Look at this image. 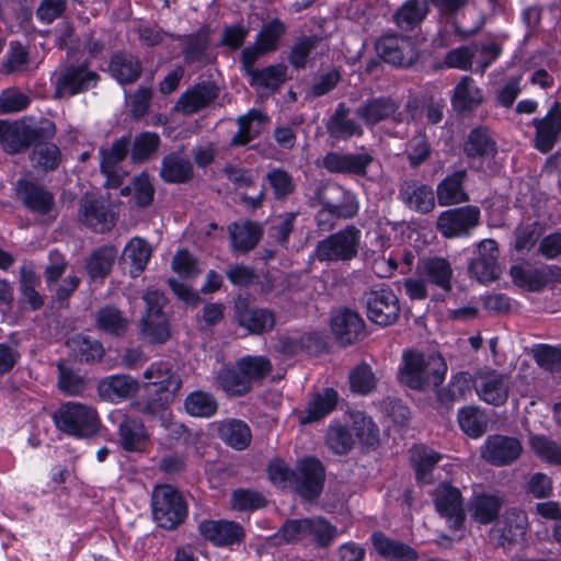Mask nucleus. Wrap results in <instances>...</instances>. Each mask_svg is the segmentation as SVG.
<instances>
[{
	"instance_id": "f257e3e1",
	"label": "nucleus",
	"mask_w": 561,
	"mask_h": 561,
	"mask_svg": "<svg viewBox=\"0 0 561 561\" xmlns=\"http://www.w3.org/2000/svg\"><path fill=\"white\" fill-rule=\"evenodd\" d=\"M402 362L399 380L412 390L426 391L431 387H438L447 373V364L438 353L410 350L403 352Z\"/></svg>"
},
{
	"instance_id": "f03ea898",
	"label": "nucleus",
	"mask_w": 561,
	"mask_h": 561,
	"mask_svg": "<svg viewBox=\"0 0 561 561\" xmlns=\"http://www.w3.org/2000/svg\"><path fill=\"white\" fill-rule=\"evenodd\" d=\"M272 369L263 356H245L233 367L222 366L216 375L215 386L228 397H243L252 390L253 382L262 380Z\"/></svg>"
},
{
	"instance_id": "7ed1b4c3",
	"label": "nucleus",
	"mask_w": 561,
	"mask_h": 561,
	"mask_svg": "<svg viewBox=\"0 0 561 561\" xmlns=\"http://www.w3.org/2000/svg\"><path fill=\"white\" fill-rule=\"evenodd\" d=\"M152 517L157 525L167 530H174L187 517V503L183 495L172 485H158L151 494Z\"/></svg>"
},
{
	"instance_id": "20e7f679",
	"label": "nucleus",
	"mask_w": 561,
	"mask_h": 561,
	"mask_svg": "<svg viewBox=\"0 0 561 561\" xmlns=\"http://www.w3.org/2000/svg\"><path fill=\"white\" fill-rule=\"evenodd\" d=\"M360 237V230L354 225H348L318 241L313 257L325 263L350 262L358 255Z\"/></svg>"
},
{
	"instance_id": "39448f33",
	"label": "nucleus",
	"mask_w": 561,
	"mask_h": 561,
	"mask_svg": "<svg viewBox=\"0 0 561 561\" xmlns=\"http://www.w3.org/2000/svg\"><path fill=\"white\" fill-rule=\"evenodd\" d=\"M54 421L60 431L79 438L95 435L100 427L96 410L82 403L62 404L55 413Z\"/></svg>"
},
{
	"instance_id": "423d86ee",
	"label": "nucleus",
	"mask_w": 561,
	"mask_h": 561,
	"mask_svg": "<svg viewBox=\"0 0 561 561\" xmlns=\"http://www.w3.org/2000/svg\"><path fill=\"white\" fill-rule=\"evenodd\" d=\"M100 79V75L85 62L62 66L55 73L54 96L64 99L84 93L95 88Z\"/></svg>"
},
{
	"instance_id": "0eeeda50",
	"label": "nucleus",
	"mask_w": 561,
	"mask_h": 561,
	"mask_svg": "<svg viewBox=\"0 0 561 561\" xmlns=\"http://www.w3.org/2000/svg\"><path fill=\"white\" fill-rule=\"evenodd\" d=\"M368 319L381 327L396 323L400 317V301L389 286L371 288L363 294Z\"/></svg>"
},
{
	"instance_id": "6e6552de",
	"label": "nucleus",
	"mask_w": 561,
	"mask_h": 561,
	"mask_svg": "<svg viewBox=\"0 0 561 561\" xmlns=\"http://www.w3.org/2000/svg\"><path fill=\"white\" fill-rule=\"evenodd\" d=\"M377 55L394 67L409 68L419 59L415 43L409 36L385 34L375 44Z\"/></svg>"
},
{
	"instance_id": "1a4fd4ad",
	"label": "nucleus",
	"mask_w": 561,
	"mask_h": 561,
	"mask_svg": "<svg viewBox=\"0 0 561 561\" xmlns=\"http://www.w3.org/2000/svg\"><path fill=\"white\" fill-rule=\"evenodd\" d=\"M325 481V469L320 460L308 457L300 460L294 471L293 488L305 500L320 496Z\"/></svg>"
},
{
	"instance_id": "9d476101",
	"label": "nucleus",
	"mask_w": 561,
	"mask_h": 561,
	"mask_svg": "<svg viewBox=\"0 0 561 561\" xmlns=\"http://www.w3.org/2000/svg\"><path fill=\"white\" fill-rule=\"evenodd\" d=\"M479 222V207L467 205L440 213L436 220V228L445 238H458L468 236Z\"/></svg>"
},
{
	"instance_id": "9b49d317",
	"label": "nucleus",
	"mask_w": 561,
	"mask_h": 561,
	"mask_svg": "<svg viewBox=\"0 0 561 561\" xmlns=\"http://www.w3.org/2000/svg\"><path fill=\"white\" fill-rule=\"evenodd\" d=\"M56 128L54 123L46 122L44 126L32 128L21 127L16 124L9 123L3 134L2 144L8 153H18L30 147L32 144L39 142L51 138L55 135Z\"/></svg>"
},
{
	"instance_id": "f8f14e48",
	"label": "nucleus",
	"mask_w": 561,
	"mask_h": 561,
	"mask_svg": "<svg viewBox=\"0 0 561 561\" xmlns=\"http://www.w3.org/2000/svg\"><path fill=\"white\" fill-rule=\"evenodd\" d=\"M433 502L437 513L444 517L454 530L463 526L466 514L460 491L447 483L439 484L433 493Z\"/></svg>"
},
{
	"instance_id": "ddd939ff",
	"label": "nucleus",
	"mask_w": 561,
	"mask_h": 561,
	"mask_svg": "<svg viewBox=\"0 0 561 561\" xmlns=\"http://www.w3.org/2000/svg\"><path fill=\"white\" fill-rule=\"evenodd\" d=\"M477 256L471 259L468 272L471 278L480 283H489L499 278V247L495 240L484 239L477 245Z\"/></svg>"
},
{
	"instance_id": "4468645a",
	"label": "nucleus",
	"mask_w": 561,
	"mask_h": 561,
	"mask_svg": "<svg viewBox=\"0 0 561 561\" xmlns=\"http://www.w3.org/2000/svg\"><path fill=\"white\" fill-rule=\"evenodd\" d=\"M211 28L209 25H202L191 34L179 35L181 54L185 65L204 67L211 61L210 49Z\"/></svg>"
},
{
	"instance_id": "2eb2a0df",
	"label": "nucleus",
	"mask_w": 561,
	"mask_h": 561,
	"mask_svg": "<svg viewBox=\"0 0 561 561\" xmlns=\"http://www.w3.org/2000/svg\"><path fill=\"white\" fill-rule=\"evenodd\" d=\"M523 451L519 439L494 434L490 435L481 447V457L496 467H504L516 461Z\"/></svg>"
},
{
	"instance_id": "dca6fc26",
	"label": "nucleus",
	"mask_w": 561,
	"mask_h": 561,
	"mask_svg": "<svg viewBox=\"0 0 561 561\" xmlns=\"http://www.w3.org/2000/svg\"><path fill=\"white\" fill-rule=\"evenodd\" d=\"M220 94V88L213 80H203L188 88L179 98L175 110L192 115L209 106Z\"/></svg>"
},
{
	"instance_id": "f3484780",
	"label": "nucleus",
	"mask_w": 561,
	"mask_h": 561,
	"mask_svg": "<svg viewBox=\"0 0 561 561\" xmlns=\"http://www.w3.org/2000/svg\"><path fill=\"white\" fill-rule=\"evenodd\" d=\"M331 329L336 341L344 346L362 341L366 336L364 320L358 312L348 308L334 312Z\"/></svg>"
},
{
	"instance_id": "a211bd4d",
	"label": "nucleus",
	"mask_w": 561,
	"mask_h": 561,
	"mask_svg": "<svg viewBox=\"0 0 561 561\" xmlns=\"http://www.w3.org/2000/svg\"><path fill=\"white\" fill-rule=\"evenodd\" d=\"M373 162L374 157L368 152L342 153L330 151L323 157L321 165L330 173L364 178L367 175V169Z\"/></svg>"
},
{
	"instance_id": "6ab92c4d",
	"label": "nucleus",
	"mask_w": 561,
	"mask_h": 561,
	"mask_svg": "<svg viewBox=\"0 0 561 561\" xmlns=\"http://www.w3.org/2000/svg\"><path fill=\"white\" fill-rule=\"evenodd\" d=\"M78 216L81 224L100 233L111 230L115 224L114 215L105 202L90 194L80 199Z\"/></svg>"
},
{
	"instance_id": "aec40b11",
	"label": "nucleus",
	"mask_w": 561,
	"mask_h": 561,
	"mask_svg": "<svg viewBox=\"0 0 561 561\" xmlns=\"http://www.w3.org/2000/svg\"><path fill=\"white\" fill-rule=\"evenodd\" d=\"M314 199L322 206L321 209L330 210L339 218H353L358 211L357 204L346 196L340 185L319 186Z\"/></svg>"
},
{
	"instance_id": "412c9836",
	"label": "nucleus",
	"mask_w": 561,
	"mask_h": 561,
	"mask_svg": "<svg viewBox=\"0 0 561 561\" xmlns=\"http://www.w3.org/2000/svg\"><path fill=\"white\" fill-rule=\"evenodd\" d=\"M510 378L495 370L480 374L474 388L481 400L499 407L507 401L510 393Z\"/></svg>"
},
{
	"instance_id": "4be33fe9",
	"label": "nucleus",
	"mask_w": 561,
	"mask_h": 561,
	"mask_svg": "<svg viewBox=\"0 0 561 561\" xmlns=\"http://www.w3.org/2000/svg\"><path fill=\"white\" fill-rule=\"evenodd\" d=\"M399 110V104L389 96L369 98L362 102L355 108V116L367 127L376 126L389 118L399 121L394 117Z\"/></svg>"
},
{
	"instance_id": "5701e85b",
	"label": "nucleus",
	"mask_w": 561,
	"mask_h": 561,
	"mask_svg": "<svg viewBox=\"0 0 561 561\" xmlns=\"http://www.w3.org/2000/svg\"><path fill=\"white\" fill-rule=\"evenodd\" d=\"M16 195L28 210L39 215H47L55 205L53 193L25 179H20L16 182Z\"/></svg>"
},
{
	"instance_id": "b1692460",
	"label": "nucleus",
	"mask_w": 561,
	"mask_h": 561,
	"mask_svg": "<svg viewBox=\"0 0 561 561\" xmlns=\"http://www.w3.org/2000/svg\"><path fill=\"white\" fill-rule=\"evenodd\" d=\"M198 530L206 540L219 547L239 543L244 538L242 526L234 522L203 520Z\"/></svg>"
},
{
	"instance_id": "393cba45",
	"label": "nucleus",
	"mask_w": 561,
	"mask_h": 561,
	"mask_svg": "<svg viewBox=\"0 0 561 561\" xmlns=\"http://www.w3.org/2000/svg\"><path fill=\"white\" fill-rule=\"evenodd\" d=\"M110 75L122 85H130L141 77L144 67L138 56L118 50L110 57L107 65Z\"/></svg>"
},
{
	"instance_id": "a878e982",
	"label": "nucleus",
	"mask_w": 561,
	"mask_h": 561,
	"mask_svg": "<svg viewBox=\"0 0 561 561\" xmlns=\"http://www.w3.org/2000/svg\"><path fill=\"white\" fill-rule=\"evenodd\" d=\"M399 198L411 210L428 214L435 208V196L431 186L417 181H404L399 187Z\"/></svg>"
},
{
	"instance_id": "bb28decb",
	"label": "nucleus",
	"mask_w": 561,
	"mask_h": 561,
	"mask_svg": "<svg viewBox=\"0 0 561 561\" xmlns=\"http://www.w3.org/2000/svg\"><path fill=\"white\" fill-rule=\"evenodd\" d=\"M533 126L536 129L534 146L542 153L552 150L561 136V116L549 110L542 118H534Z\"/></svg>"
},
{
	"instance_id": "cd10ccee",
	"label": "nucleus",
	"mask_w": 561,
	"mask_h": 561,
	"mask_svg": "<svg viewBox=\"0 0 561 561\" xmlns=\"http://www.w3.org/2000/svg\"><path fill=\"white\" fill-rule=\"evenodd\" d=\"M468 178L465 169L445 176L436 186V196L440 206H450L469 202L463 184Z\"/></svg>"
},
{
	"instance_id": "c85d7f7f",
	"label": "nucleus",
	"mask_w": 561,
	"mask_h": 561,
	"mask_svg": "<svg viewBox=\"0 0 561 561\" xmlns=\"http://www.w3.org/2000/svg\"><path fill=\"white\" fill-rule=\"evenodd\" d=\"M371 542L376 552L388 561H417L419 552L410 545L392 539L382 531L371 535Z\"/></svg>"
},
{
	"instance_id": "c756f323",
	"label": "nucleus",
	"mask_w": 561,
	"mask_h": 561,
	"mask_svg": "<svg viewBox=\"0 0 561 561\" xmlns=\"http://www.w3.org/2000/svg\"><path fill=\"white\" fill-rule=\"evenodd\" d=\"M138 381L128 375H113L103 378L98 383V394L102 400L119 402L138 391Z\"/></svg>"
},
{
	"instance_id": "7c9ffc66",
	"label": "nucleus",
	"mask_w": 561,
	"mask_h": 561,
	"mask_svg": "<svg viewBox=\"0 0 561 561\" xmlns=\"http://www.w3.org/2000/svg\"><path fill=\"white\" fill-rule=\"evenodd\" d=\"M236 320L251 334L267 333L274 329L276 322L275 313L272 310L248 306L237 307Z\"/></svg>"
},
{
	"instance_id": "2f4dec72",
	"label": "nucleus",
	"mask_w": 561,
	"mask_h": 561,
	"mask_svg": "<svg viewBox=\"0 0 561 561\" xmlns=\"http://www.w3.org/2000/svg\"><path fill=\"white\" fill-rule=\"evenodd\" d=\"M193 175L192 162L182 151L170 152L162 158L160 176L165 183H186Z\"/></svg>"
},
{
	"instance_id": "473e14b6",
	"label": "nucleus",
	"mask_w": 561,
	"mask_h": 561,
	"mask_svg": "<svg viewBox=\"0 0 561 561\" xmlns=\"http://www.w3.org/2000/svg\"><path fill=\"white\" fill-rule=\"evenodd\" d=\"M231 249L234 252L248 253L253 250L263 237L262 227L254 221L244 220L229 226Z\"/></svg>"
},
{
	"instance_id": "72a5a7b5",
	"label": "nucleus",
	"mask_w": 561,
	"mask_h": 561,
	"mask_svg": "<svg viewBox=\"0 0 561 561\" xmlns=\"http://www.w3.org/2000/svg\"><path fill=\"white\" fill-rule=\"evenodd\" d=\"M483 102V93L470 76H463L456 84L451 105L458 114H466L478 108Z\"/></svg>"
},
{
	"instance_id": "f704fd0d",
	"label": "nucleus",
	"mask_w": 561,
	"mask_h": 561,
	"mask_svg": "<svg viewBox=\"0 0 561 561\" xmlns=\"http://www.w3.org/2000/svg\"><path fill=\"white\" fill-rule=\"evenodd\" d=\"M463 153L469 159L493 158L497 153V145L489 128L477 126L471 129L463 144Z\"/></svg>"
},
{
	"instance_id": "c9c22d12",
	"label": "nucleus",
	"mask_w": 561,
	"mask_h": 561,
	"mask_svg": "<svg viewBox=\"0 0 561 561\" xmlns=\"http://www.w3.org/2000/svg\"><path fill=\"white\" fill-rule=\"evenodd\" d=\"M339 402V393L333 388H324L312 394L304 414L300 415V424H310L330 414Z\"/></svg>"
},
{
	"instance_id": "e433bc0d",
	"label": "nucleus",
	"mask_w": 561,
	"mask_h": 561,
	"mask_svg": "<svg viewBox=\"0 0 561 561\" xmlns=\"http://www.w3.org/2000/svg\"><path fill=\"white\" fill-rule=\"evenodd\" d=\"M442 459V455L425 446H415L411 451L410 461L415 472L416 482L421 485L434 483L433 471Z\"/></svg>"
},
{
	"instance_id": "4c0bfd02",
	"label": "nucleus",
	"mask_w": 561,
	"mask_h": 561,
	"mask_svg": "<svg viewBox=\"0 0 561 561\" xmlns=\"http://www.w3.org/2000/svg\"><path fill=\"white\" fill-rule=\"evenodd\" d=\"M118 442L126 451H141L148 443V434L142 421L125 416L118 425Z\"/></svg>"
},
{
	"instance_id": "58836bf2",
	"label": "nucleus",
	"mask_w": 561,
	"mask_h": 561,
	"mask_svg": "<svg viewBox=\"0 0 561 561\" xmlns=\"http://www.w3.org/2000/svg\"><path fill=\"white\" fill-rule=\"evenodd\" d=\"M503 499L496 494H478L469 503L471 518L480 525H489L497 519Z\"/></svg>"
},
{
	"instance_id": "ea45409f",
	"label": "nucleus",
	"mask_w": 561,
	"mask_h": 561,
	"mask_svg": "<svg viewBox=\"0 0 561 561\" xmlns=\"http://www.w3.org/2000/svg\"><path fill=\"white\" fill-rule=\"evenodd\" d=\"M421 274L424 279L445 293L451 290L453 268L444 257H430L423 261Z\"/></svg>"
},
{
	"instance_id": "a19ab883",
	"label": "nucleus",
	"mask_w": 561,
	"mask_h": 561,
	"mask_svg": "<svg viewBox=\"0 0 561 561\" xmlns=\"http://www.w3.org/2000/svg\"><path fill=\"white\" fill-rule=\"evenodd\" d=\"M218 436L228 446L243 450L251 442V430L244 421L228 419L218 424Z\"/></svg>"
},
{
	"instance_id": "79ce46f5",
	"label": "nucleus",
	"mask_w": 561,
	"mask_h": 561,
	"mask_svg": "<svg viewBox=\"0 0 561 561\" xmlns=\"http://www.w3.org/2000/svg\"><path fill=\"white\" fill-rule=\"evenodd\" d=\"M427 13V0H407L393 14V21L399 28L412 31L423 22Z\"/></svg>"
},
{
	"instance_id": "37998d69",
	"label": "nucleus",
	"mask_w": 561,
	"mask_h": 561,
	"mask_svg": "<svg viewBox=\"0 0 561 561\" xmlns=\"http://www.w3.org/2000/svg\"><path fill=\"white\" fill-rule=\"evenodd\" d=\"M116 249L113 245H104L91 253L85 261V270L91 280H103L112 271L116 260Z\"/></svg>"
},
{
	"instance_id": "c03bdc74",
	"label": "nucleus",
	"mask_w": 561,
	"mask_h": 561,
	"mask_svg": "<svg viewBox=\"0 0 561 561\" xmlns=\"http://www.w3.org/2000/svg\"><path fill=\"white\" fill-rule=\"evenodd\" d=\"M183 407L193 417L209 419L217 413L219 403L211 392L195 390L186 396Z\"/></svg>"
},
{
	"instance_id": "a18cd8bd",
	"label": "nucleus",
	"mask_w": 561,
	"mask_h": 561,
	"mask_svg": "<svg viewBox=\"0 0 561 561\" xmlns=\"http://www.w3.org/2000/svg\"><path fill=\"white\" fill-rule=\"evenodd\" d=\"M95 324L99 330L114 337L123 336L128 330V319L115 306L98 310Z\"/></svg>"
},
{
	"instance_id": "49530a36",
	"label": "nucleus",
	"mask_w": 561,
	"mask_h": 561,
	"mask_svg": "<svg viewBox=\"0 0 561 561\" xmlns=\"http://www.w3.org/2000/svg\"><path fill=\"white\" fill-rule=\"evenodd\" d=\"M268 121L267 116L255 108L250 110L245 115L239 116L237 124L239 130L231 139L233 146H244L260 134V125Z\"/></svg>"
},
{
	"instance_id": "de8ad7c7",
	"label": "nucleus",
	"mask_w": 561,
	"mask_h": 561,
	"mask_svg": "<svg viewBox=\"0 0 561 561\" xmlns=\"http://www.w3.org/2000/svg\"><path fill=\"white\" fill-rule=\"evenodd\" d=\"M462 432L471 438H479L488 431L489 417L481 409L472 405L463 407L457 414Z\"/></svg>"
},
{
	"instance_id": "09e8293b",
	"label": "nucleus",
	"mask_w": 561,
	"mask_h": 561,
	"mask_svg": "<svg viewBox=\"0 0 561 561\" xmlns=\"http://www.w3.org/2000/svg\"><path fill=\"white\" fill-rule=\"evenodd\" d=\"M151 256V248L146 240L135 237L125 247L123 260L129 263V274L139 276L146 268Z\"/></svg>"
},
{
	"instance_id": "8fccbe9b",
	"label": "nucleus",
	"mask_w": 561,
	"mask_h": 561,
	"mask_svg": "<svg viewBox=\"0 0 561 561\" xmlns=\"http://www.w3.org/2000/svg\"><path fill=\"white\" fill-rule=\"evenodd\" d=\"M164 393L163 396L153 389L134 400L130 407L135 412L142 415L161 416L172 403L170 391L167 390Z\"/></svg>"
},
{
	"instance_id": "3c124183",
	"label": "nucleus",
	"mask_w": 561,
	"mask_h": 561,
	"mask_svg": "<svg viewBox=\"0 0 561 561\" xmlns=\"http://www.w3.org/2000/svg\"><path fill=\"white\" fill-rule=\"evenodd\" d=\"M526 515L518 510L510 511L503 522L499 525L496 531L500 533L499 545L505 547L517 541L525 535Z\"/></svg>"
},
{
	"instance_id": "603ef678",
	"label": "nucleus",
	"mask_w": 561,
	"mask_h": 561,
	"mask_svg": "<svg viewBox=\"0 0 561 561\" xmlns=\"http://www.w3.org/2000/svg\"><path fill=\"white\" fill-rule=\"evenodd\" d=\"M322 38L318 35L300 36L298 37L290 47L288 54V62L296 70H302L307 68L311 54L321 44Z\"/></svg>"
},
{
	"instance_id": "864d4df0",
	"label": "nucleus",
	"mask_w": 561,
	"mask_h": 561,
	"mask_svg": "<svg viewBox=\"0 0 561 561\" xmlns=\"http://www.w3.org/2000/svg\"><path fill=\"white\" fill-rule=\"evenodd\" d=\"M68 347L75 356L84 363H94L100 360L104 354L101 342L90 336L77 334L67 341Z\"/></svg>"
},
{
	"instance_id": "5fc2aeb1",
	"label": "nucleus",
	"mask_w": 561,
	"mask_h": 561,
	"mask_svg": "<svg viewBox=\"0 0 561 561\" xmlns=\"http://www.w3.org/2000/svg\"><path fill=\"white\" fill-rule=\"evenodd\" d=\"M139 328L141 340L151 345L164 344L171 336L167 317L141 318Z\"/></svg>"
},
{
	"instance_id": "6e6d98bb",
	"label": "nucleus",
	"mask_w": 561,
	"mask_h": 561,
	"mask_svg": "<svg viewBox=\"0 0 561 561\" xmlns=\"http://www.w3.org/2000/svg\"><path fill=\"white\" fill-rule=\"evenodd\" d=\"M471 389V378L467 373H459L450 380L446 388L437 391L436 397L440 405L449 409L460 401Z\"/></svg>"
},
{
	"instance_id": "4d7b16f0",
	"label": "nucleus",
	"mask_w": 561,
	"mask_h": 561,
	"mask_svg": "<svg viewBox=\"0 0 561 561\" xmlns=\"http://www.w3.org/2000/svg\"><path fill=\"white\" fill-rule=\"evenodd\" d=\"M287 68L283 64L271 65L264 69H256L249 78L252 87H260L276 91L286 80Z\"/></svg>"
},
{
	"instance_id": "13d9d810",
	"label": "nucleus",
	"mask_w": 561,
	"mask_h": 561,
	"mask_svg": "<svg viewBox=\"0 0 561 561\" xmlns=\"http://www.w3.org/2000/svg\"><path fill=\"white\" fill-rule=\"evenodd\" d=\"M39 276L26 266L20 268V291L23 296V301L26 302L32 310H38L44 305L43 297L36 290L39 285Z\"/></svg>"
},
{
	"instance_id": "bf43d9fd",
	"label": "nucleus",
	"mask_w": 561,
	"mask_h": 561,
	"mask_svg": "<svg viewBox=\"0 0 561 561\" xmlns=\"http://www.w3.org/2000/svg\"><path fill=\"white\" fill-rule=\"evenodd\" d=\"M265 180L272 188L276 201H284L296 191L294 178L282 168H274L268 171Z\"/></svg>"
},
{
	"instance_id": "052dcab7",
	"label": "nucleus",
	"mask_w": 561,
	"mask_h": 561,
	"mask_svg": "<svg viewBox=\"0 0 561 561\" xmlns=\"http://www.w3.org/2000/svg\"><path fill=\"white\" fill-rule=\"evenodd\" d=\"M308 518L287 519L271 537L275 545L293 543L308 538Z\"/></svg>"
},
{
	"instance_id": "680f3d73",
	"label": "nucleus",
	"mask_w": 561,
	"mask_h": 561,
	"mask_svg": "<svg viewBox=\"0 0 561 561\" xmlns=\"http://www.w3.org/2000/svg\"><path fill=\"white\" fill-rule=\"evenodd\" d=\"M31 146H34L31 154L34 167L42 168L45 171L57 169L61 153L55 144L41 140Z\"/></svg>"
},
{
	"instance_id": "e2e57ef3",
	"label": "nucleus",
	"mask_w": 561,
	"mask_h": 561,
	"mask_svg": "<svg viewBox=\"0 0 561 561\" xmlns=\"http://www.w3.org/2000/svg\"><path fill=\"white\" fill-rule=\"evenodd\" d=\"M404 154L410 167L419 168L432 156V146L424 133H417L409 139L405 145Z\"/></svg>"
},
{
	"instance_id": "0e129e2a",
	"label": "nucleus",
	"mask_w": 561,
	"mask_h": 561,
	"mask_svg": "<svg viewBox=\"0 0 561 561\" xmlns=\"http://www.w3.org/2000/svg\"><path fill=\"white\" fill-rule=\"evenodd\" d=\"M160 137L156 133L144 131L134 138L130 157L136 163H142L158 150Z\"/></svg>"
},
{
	"instance_id": "69168bd1",
	"label": "nucleus",
	"mask_w": 561,
	"mask_h": 561,
	"mask_svg": "<svg viewBox=\"0 0 561 561\" xmlns=\"http://www.w3.org/2000/svg\"><path fill=\"white\" fill-rule=\"evenodd\" d=\"M354 434L347 426L332 424L327 432V445L337 455H346L354 446Z\"/></svg>"
},
{
	"instance_id": "338daca9",
	"label": "nucleus",
	"mask_w": 561,
	"mask_h": 561,
	"mask_svg": "<svg viewBox=\"0 0 561 561\" xmlns=\"http://www.w3.org/2000/svg\"><path fill=\"white\" fill-rule=\"evenodd\" d=\"M286 33L285 24L274 19L263 25L262 30L256 36L255 43L262 48L263 51L271 53L277 49L279 39Z\"/></svg>"
},
{
	"instance_id": "774afa93",
	"label": "nucleus",
	"mask_w": 561,
	"mask_h": 561,
	"mask_svg": "<svg viewBox=\"0 0 561 561\" xmlns=\"http://www.w3.org/2000/svg\"><path fill=\"white\" fill-rule=\"evenodd\" d=\"M529 444L534 453L553 465H561V445L543 435H533Z\"/></svg>"
}]
</instances>
